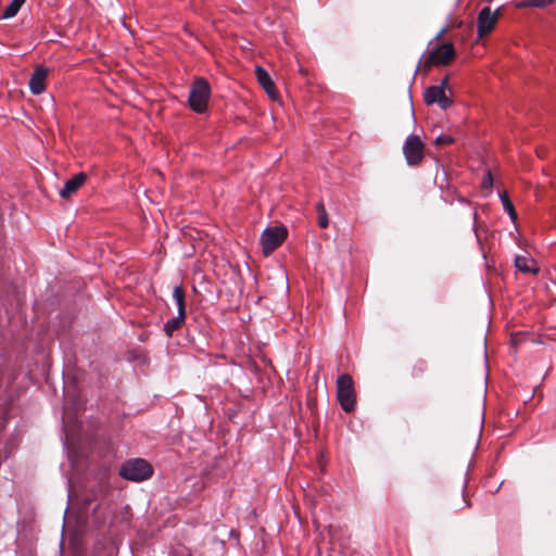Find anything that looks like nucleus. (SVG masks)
Listing matches in <instances>:
<instances>
[{"mask_svg":"<svg viewBox=\"0 0 556 556\" xmlns=\"http://www.w3.org/2000/svg\"><path fill=\"white\" fill-rule=\"evenodd\" d=\"M153 473L152 466L142 458H132L125 462L119 475L126 480L141 482L149 479Z\"/></svg>","mask_w":556,"mask_h":556,"instance_id":"1","label":"nucleus"},{"mask_svg":"<svg viewBox=\"0 0 556 556\" xmlns=\"http://www.w3.org/2000/svg\"><path fill=\"white\" fill-rule=\"evenodd\" d=\"M211 88L206 79L197 78L190 88L189 104L197 113H203L207 108Z\"/></svg>","mask_w":556,"mask_h":556,"instance_id":"2","label":"nucleus"},{"mask_svg":"<svg viewBox=\"0 0 556 556\" xmlns=\"http://www.w3.org/2000/svg\"><path fill=\"white\" fill-rule=\"evenodd\" d=\"M337 397L346 413L355 408V391L352 377L350 375H341L337 379Z\"/></svg>","mask_w":556,"mask_h":556,"instance_id":"3","label":"nucleus"},{"mask_svg":"<svg viewBox=\"0 0 556 556\" xmlns=\"http://www.w3.org/2000/svg\"><path fill=\"white\" fill-rule=\"evenodd\" d=\"M287 238V229L281 226H274L266 228L261 235L260 242L263 253L270 254L276 250Z\"/></svg>","mask_w":556,"mask_h":556,"instance_id":"4","label":"nucleus"},{"mask_svg":"<svg viewBox=\"0 0 556 556\" xmlns=\"http://www.w3.org/2000/svg\"><path fill=\"white\" fill-rule=\"evenodd\" d=\"M403 154L409 166L418 165L424 159V143L419 136L409 135L403 144Z\"/></svg>","mask_w":556,"mask_h":556,"instance_id":"5","label":"nucleus"},{"mask_svg":"<svg viewBox=\"0 0 556 556\" xmlns=\"http://www.w3.org/2000/svg\"><path fill=\"white\" fill-rule=\"evenodd\" d=\"M500 16V10L492 11L489 7L483 8L478 15V35L480 38L488 35L495 26Z\"/></svg>","mask_w":556,"mask_h":556,"instance_id":"6","label":"nucleus"},{"mask_svg":"<svg viewBox=\"0 0 556 556\" xmlns=\"http://www.w3.org/2000/svg\"><path fill=\"white\" fill-rule=\"evenodd\" d=\"M424 99L428 105L437 103L442 110H446L452 105V100L447 93L442 90V87H428L425 91Z\"/></svg>","mask_w":556,"mask_h":556,"instance_id":"7","label":"nucleus"},{"mask_svg":"<svg viewBox=\"0 0 556 556\" xmlns=\"http://www.w3.org/2000/svg\"><path fill=\"white\" fill-rule=\"evenodd\" d=\"M455 51L452 43L446 42L431 51L427 64L446 65L454 58Z\"/></svg>","mask_w":556,"mask_h":556,"instance_id":"8","label":"nucleus"},{"mask_svg":"<svg viewBox=\"0 0 556 556\" xmlns=\"http://www.w3.org/2000/svg\"><path fill=\"white\" fill-rule=\"evenodd\" d=\"M47 76L48 68L43 66L36 67L29 79V89L34 94H40L45 91Z\"/></svg>","mask_w":556,"mask_h":556,"instance_id":"9","label":"nucleus"},{"mask_svg":"<svg viewBox=\"0 0 556 556\" xmlns=\"http://www.w3.org/2000/svg\"><path fill=\"white\" fill-rule=\"evenodd\" d=\"M86 179L87 175L85 173L76 174L64 184V187L59 191L60 197L63 199L70 198L85 184Z\"/></svg>","mask_w":556,"mask_h":556,"instance_id":"10","label":"nucleus"},{"mask_svg":"<svg viewBox=\"0 0 556 556\" xmlns=\"http://www.w3.org/2000/svg\"><path fill=\"white\" fill-rule=\"evenodd\" d=\"M255 75H256L258 83L266 91V93L271 99H276L277 94H276L275 84H274L270 75L268 74V72L265 68H263L262 66L257 65L255 67Z\"/></svg>","mask_w":556,"mask_h":556,"instance_id":"11","label":"nucleus"},{"mask_svg":"<svg viewBox=\"0 0 556 556\" xmlns=\"http://www.w3.org/2000/svg\"><path fill=\"white\" fill-rule=\"evenodd\" d=\"M515 266L525 274H536L539 271L535 261L528 254L517 255L515 257Z\"/></svg>","mask_w":556,"mask_h":556,"instance_id":"12","label":"nucleus"},{"mask_svg":"<svg viewBox=\"0 0 556 556\" xmlns=\"http://www.w3.org/2000/svg\"><path fill=\"white\" fill-rule=\"evenodd\" d=\"M185 318H186V314L178 313V315L176 317L168 319L164 325L165 333L168 337H172L173 333L184 325Z\"/></svg>","mask_w":556,"mask_h":556,"instance_id":"13","label":"nucleus"},{"mask_svg":"<svg viewBox=\"0 0 556 556\" xmlns=\"http://www.w3.org/2000/svg\"><path fill=\"white\" fill-rule=\"evenodd\" d=\"M173 300L177 305V309L179 314H186L185 306V293L180 286H175L173 289Z\"/></svg>","mask_w":556,"mask_h":556,"instance_id":"14","label":"nucleus"},{"mask_svg":"<svg viewBox=\"0 0 556 556\" xmlns=\"http://www.w3.org/2000/svg\"><path fill=\"white\" fill-rule=\"evenodd\" d=\"M26 0H12L10 4L4 9L2 18L8 20L14 17Z\"/></svg>","mask_w":556,"mask_h":556,"instance_id":"15","label":"nucleus"},{"mask_svg":"<svg viewBox=\"0 0 556 556\" xmlns=\"http://www.w3.org/2000/svg\"><path fill=\"white\" fill-rule=\"evenodd\" d=\"M500 199H501L504 211L508 213L510 219L515 223L517 219V213H516L515 207L511 204L507 193L506 192L500 193Z\"/></svg>","mask_w":556,"mask_h":556,"instance_id":"16","label":"nucleus"},{"mask_svg":"<svg viewBox=\"0 0 556 556\" xmlns=\"http://www.w3.org/2000/svg\"><path fill=\"white\" fill-rule=\"evenodd\" d=\"M554 0H522L519 7H534V8H544L551 4Z\"/></svg>","mask_w":556,"mask_h":556,"instance_id":"17","label":"nucleus"},{"mask_svg":"<svg viewBox=\"0 0 556 556\" xmlns=\"http://www.w3.org/2000/svg\"><path fill=\"white\" fill-rule=\"evenodd\" d=\"M453 141L454 139L448 135H440L435 138L437 144H451Z\"/></svg>","mask_w":556,"mask_h":556,"instance_id":"18","label":"nucleus"},{"mask_svg":"<svg viewBox=\"0 0 556 556\" xmlns=\"http://www.w3.org/2000/svg\"><path fill=\"white\" fill-rule=\"evenodd\" d=\"M318 225L320 228H327L329 225L327 213H323L318 215Z\"/></svg>","mask_w":556,"mask_h":556,"instance_id":"19","label":"nucleus"},{"mask_svg":"<svg viewBox=\"0 0 556 556\" xmlns=\"http://www.w3.org/2000/svg\"><path fill=\"white\" fill-rule=\"evenodd\" d=\"M437 87H442V90H444V91H445V93H447V92H448V93H451V92H452V91H451V89H450V88H448V86H447V78H444V79L440 83V85H438Z\"/></svg>","mask_w":556,"mask_h":556,"instance_id":"20","label":"nucleus"},{"mask_svg":"<svg viewBox=\"0 0 556 556\" xmlns=\"http://www.w3.org/2000/svg\"><path fill=\"white\" fill-rule=\"evenodd\" d=\"M484 187H489L492 185V176L490 173L486 174L484 180H483Z\"/></svg>","mask_w":556,"mask_h":556,"instance_id":"21","label":"nucleus"},{"mask_svg":"<svg viewBox=\"0 0 556 556\" xmlns=\"http://www.w3.org/2000/svg\"><path fill=\"white\" fill-rule=\"evenodd\" d=\"M316 208H317L318 215L323 214V213H327L326 207L323 202L317 203Z\"/></svg>","mask_w":556,"mask_h":556,"instance_id":"22","label":"nucleus"},{"mask_svg":"<svg viewBox=\"0 0 556 556\" xmlns=\"http://www.w3.org/2000/svg\"><path fill=\"white\" fill-rule=\"evenodd\" d=\"M281 277H282L283 281H285V285L288 286V277H287V274L283 270H281Z\"/></svg>","mask_w":556,"mask_h":556,"instance_id":"23","label":"nucleus"},{"mask_svg":"<svg viewBox=\"0 0 556 556\" xmlns=\"http://www.w3.org/2000/svg\"><path fill=\"white\" fill-rule=\"evenodd\" d=\"M412 117H413V119L415 121V114H414V111H412Z\"/></svg>","mask_w":556,"mask_h":556,"instance_id":"24","label":"nucleus"},{"mask_svg":"<svg viewBox=\"0 0 556 556\" xmlns=\"http://www.w3.org/2000/svg\"><path fill=\"white\" fill-rule=\"evenodd\" d=\"M187 556H189V554Z\"/></svg>","mask_w":556,"mask_h":556,"instance_id":"25","label":"nucleus"}]
</instances>
